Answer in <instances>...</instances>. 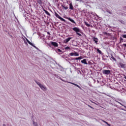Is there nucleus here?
Wrapping results in <instances>:
<instances>
[{"mask_svg": "<svg viewBox=\"0 0 126 126\" xmlns=\"http://www.w3.org/2000/svg\"><path fill=\"white\" fill-rule=\"evenodd\" d=\"M69 9L71 10H73L74 9V8L73 7V5H72V3H70L69 4Z\"/></svg>", "mask_w": 126, "mask_h": 126, "instance_id": "14", "label": "nucleus"}, {"mask_svg": "<svg viewBox=\"0 0 126 126\" xmlns=\"http://www.w3.org/2000/svg\"><path fill=\"white\" fill-rule=\"evenodd\" d=\"M61 6H62V7H63V8H64V9H65V10H66V9H68V7H65V6H63V5H61Z\"/></svg>", "mask_w": 126, "mask_h": 126, "instance_id": "18", "label": "nucleus"}, {"mask_svg": "<svg viewBox=\"0 0 126 126\" xmlns=\"http://www.w3.org/2000/svg\"><path fill=\"white\" fill-rule=\"evenodd\" d=\"M96 51L98 53L100 54V55H102V51H101V50H100L98 48L97 49Z\"/></svg>", "mask_w": 126, "mask_h": 126, "instance_id": "22", "label": "nucleus"}, {"mask_svg": "<svg viewBox=\"0 0 126 126\" xmlns=\"http://www.w3.org/2000/svg\"><path fill=\"white\" fill-rule=\"evenodd\" d=\"M118 103H119V104H120V105H121V106H123V104H122L121 102H118Z\"/></svg>", "mask_w": 126, "mask_h": 126, "instance_id": "34", "label": "nucleus"}, {"mask_svg": "<svg viewBox=\"0 0 126 126\" xmlns=\"http://www.w3.org/2000/svg\"><path fill=\"white\" fill-rule=\"evenodd\" d=\"M101 121L102 122H103V123H104L105 124L107 125V126H111V125L109 124V123H108V122H106L105 120H101Z\"/></svg>", "mask_w": 126, "mask_h": 126, "instance_id": "19", "label": "nucleus"}, {"mask_svg": "<svg viewBox=\"0 0 126 126\" xmlns=\"http://www.w3.org/2000/svg\"><path fill=\"white\" fill-rule=\"evenodd\" d=\"M43 11H44L45 13L47 14V15H48V16H51V14H50L48 11L46 10L45 9H43Z\"/></svg>", "mask_w": 126, "mask_h": 126, "instance_id": "16", "label": "nucleus"}, {"mask_svg": "<svg viewBox=\"0 0 126 126\" xmlns=\"http://www.w3.org/2000/svg\"><path fill=\"white\" fill-rule=\"evenodd\" d=\"M57 52H59L60 53L62 52V50L61 49H57Z\"/></svg>", "mask_w": 126, "mask_h": 126, "instance_id": "27", "label": "nucleus"}, {"mask_svg": "<svg viewBox=\"0 0 126 126\" xmlns=\"http://www.w3.org/2000/svg\"><path fill=\"white\" fill-rule=\"evenodd\" d=\"M39 87L41 88V89H42V90H47V88H46V87L43 85H40Z\"/></svg>", "mask_w": 126, "mask_h": 126, "instance_id": "12", "label": "nucleus"}, {"mask_svg": "<svg viewBox=\"0 0 126 126\" xmlns=\"http://www.w3.org/2000/svg\"><path fill=\"white\" fill-rule=\"evenodd\" d=\"M51 45H52V46H54L55 48H57V47L59 46V44H58V43L56 42H53V41L51 42Z\"/></svg>", "mask_w": 126, "mask_h": 126, "instance_id": "8", "label": "nucleus"}, {"mask_svg": "<svg viewBox=\"0 0 126 126\" xmlns=\"http://www.w3.org/2000/svg\"><path fill=\"white\" fill-rule=\"evenodd\" d=\"M26 41L28 43V44H29V45H31V46H32V47H33V48H35V49H36V50H38V48L36 47L35 45H34L33 43H31V42H30V41H29L28 39L26 38Z\"/></svg>", "mask_w": 126, "mask_h": 126, "instance_id": "4", "label": "nucleus"}, {"mask_svg": "<svg viewBox=\"0 0 126 126\" xmlns=\"http://www.w3.org/2000/svg\"><path fill=\"white\" fill-rule=\"evenodd\" d=\"M85 25L87 26V27H90L91 25L90 24L87 23L86 22H85Z\"/></svg>", "mask_w": 126, "mask_h": 126, "instance_id": "23", "label": "nucleus"}, {"mask_svg": "<svg viewBox=\"0 0 126 126\" xmlns=\"http://www.w3.org/2000/svg\"><path fill=\"white\" fill-rule=\"evenodd\" d=\"M119 67L121 68H126V64H125L123 63H119Z\"/></svg>", "mask_w": 126, "mask_h": 126, "instance_id": "6", "label": "nucleus"}, {"mask_svg": "<svg viewBox=\"0 0 126 126\" xmlns=\"http://www.w3.org/2000/svg\"><path fill=\"white\" fill-rule=\"evenodd\" d=\"M55 16L57 18H59V19H60L61 21H63L64 22H65V20H64V19L62 18V17H61L60 15H59V14H58L56 12H55Z\"/></svg>", "mask_w": 126, "mask_h": 126, "instance_id": "2", "label": "nucleus"}, {"mask_svg": "<svg viewBox=\"0 0 126 126\" xmlns=\"http://www.w3.org/2000/svg\"><path fill=\"white\" fill-rule=\"evenodd\" d=\"M68 83H70V84H72L73 85H74L75 86H76V87H78V88H79L80 89L81 88V87H80V86H79L78 85L73 83H71V82H68Z\"/></svg>", "mask_w": 126, "mask_h": 126, "instance_id": "11", "label": "nucleus"}, {"mask_svg": "<svg viewBox=\"0 0 126 126\" xmlns=\"http://www.w3.org/2000/svg\"><path fill=\"white\" fill-rule=\"evenodd\" d=\"M77 1H81L82 0H76Z\"/></svg>", "mask_w": 126, "mask_h": 126, "instance_id": "35", "label": "nucleus"}, {"mask_svg": "<svg viewBox=\"0 0 126 126\" xmlns=\"http://www.w3.org/2000/svg\"><path fill=\"white\" fill-rule=\"evenodd\" d=\"M102 72L103 74L109 75L111 73V70H103Z\"/></svg>", "mask_w": 126, "mask_h": 126, "instance_id": "7", "label": "nucleus"}, {"mask_svg": "<svg viewBox=\"0 0 126 126\" xmlns=\"http://www.w3.org/2000/svg\"><path fill=\"white\" fill-rule=\"evenodd\" d=\"M69 56H71V57L74 56L75 57H78L79 56V54L77 52H72L69 53Z\"/></svg>", "mask_w": 126, "mask_h": 126, "instance_id": "5", "label": "nucleus"}, {"mask_svg": "<svg viewBox=\"0 0 126 126\" xmlns=\"http://www.w3.org/2000/svg\"><path fill=\"white\" fill-rule=\"evenodd\" d=\"M120 22H121V23L123 24V23H124V22H124V21L120 20Z\"/></svg>", "mask_w": 126, "mask_h": 126, "instance_id": "29", "label": "nucleus"}, {"mask_svg": "<svg viewBox=\"0 0 126 126\" xmlns=\"http://www.w3.org/2000/svg\"><path fill=\"white\" fill-rule=\"evenodd\" d=\"M71 39H72V37H68V38H66L64 40V43H65V44L68 43V42H69Z\"/></svg>", "mask_w": 126, "mask_h": 126, "instance_id": "9", "label": "nucleus"}, {"mask_svg": "<svg viewBox=\"0 0 126 126\" xmlns=\"http://www.w3.org/2000/svg\"><path fill=\"white\" fill-rule=\"evenodd\" d=\"M110 58H111V59H112V60H113V61H114L115 62H116V61H117V60L116 59V58H115V57H114V56H113V55H111Z\"/></svg>", "mask_w": 126, "mask_h": 126, "instance_id": "20", "label": "nucleus"}, {"mask_svg": "<svg viewBox=\"0 0 126 126\" xmlns=\"http://www.w3.org/2000/svg\"><path fill=\"white\" fill-rule=\"evenodd\" d=\"M66 19H68V20H69V21L72 22V23H74V24H76V23L75 22V21H74V20L68 17H67Z\"/></svg>", "mask_w": 126, "mask_h": 126, "instance_id": "10", "label": "nucleus"}, {"mask_svg": "<svg viewBox=\"0 0 126 126\" xmlns=\"http://www.w3.org/2000/svg\"><path fill=\"white\" fill-rule=\"evenodd\" d=\"M65 50H70V48L68 46H67L65 48Z\"/></svg>", "mask_w": 126, "mask_h": 126, "instance_id": "25", "label": "nucleus"}, {"mask_svg": "<svg viewBox=\"0 0 126 126\" xmlns=\"http://www.w3.org/2000/svg\"><path fill=\"white\" fill-rule=\"evenodd\" d=\"M81 63H84V64H87V62H86V59H84L82 61H81Z\"/></svg>", "mask_w": 126, "mask_h": 126, "instance_id": "15", "label": "nucleus"}, {"mask_svg": "<svg viewBox=\"0 0 126 126\" xmlns=\"http://www.w3.org/2000/svg\"><path fill=\"white\" fill-rule=\"evenodd\" d=\"M88 107L91 108V109H93V110H94V108L92 107V106H90V105H88Z\"/></svg>", "mask_w": 126, "mask_h": 126, "instance_id": "28", "label": "nucleus"}, {"mask_svg": "<svg viewBox=\"0 0 126 126\" xmlns=\"http://www.w3.org/2000/svg\"><path fill=\"white\" fill-rule=\"evenodd\" d=\"M33 125H35V122H33Z\"/></svg>", "mask_w": 126, "mask_h": 126, "instance_id": "37", "label": "nucleus"}, {"mask_svg": "<svg viewBox=\"0 0 126 126\" xmlns=\"http://www.w3.org/2000/svg\"><path fill=\"white\" fill-rule=\"evenodd\" d=\"M108 12L109 14H112V12H111V11H108Z\"/></svg>", "mask_w": 126, "mask_h": 126, "instance_id": "30", "label": "nucleus"}, {"mask_svg": "<svg viewBox=\"0 0 126 126\" xmlns=\"http://www.w3.org/2000/svg\"><path fill=\"white\" fill-rule=\"evenodd\" d=\"M82 59H83V57H82V56L79 57L78 58H75V60L77 61L78 60H82Z\"/></svg>", "mask_w": 126, "mask_h": 126, "instance_id": "17", "label": "nucleus"}, {"mask_svg": "<svg viewBox=\"0 0 126 126\" xmlns=\"http://www.w3.org/2000/svg\"><path fill=\"white\" fill-rule=\"evenodd\" d=\"M36 83L37 84V85H38V86H39L40 87V86H41L42 84H41L40 83L37 82V81H35Z\"/></svg>", "mask_w": 126, "mask_h": 126, "instance_id": "24", "label": "nucleus"}, {"mask_svg": "<svg viewBox=\"0 0 126 126\" xmlns=\"http://www.w3.org/2000/svg\"><path fill=\"white\" fill-rule=\"evenodd\" d=\"M124 78H125V79H126V76L125 75H124Z\"/></svg>", "mask_w": 126, "mask_h": 126, "instance_id": "33", "label": "nucleus"}, {"mask_svg": "<svg viewBox=\"0 0 126 126\" xmlns=\"http://www.w3.org/2000/svg\"><path fill=\"white\" fill-rule=\"evenodd\" d=\"M35 126H37V125H35Z\"/></svg>", "mask_w": 126, "mask_h": 126, "instance_id": "39", "label": "nucleus"}, {"mask_svg": "<svg viewBox=\"0 0 126 126\" xmlns=\"http://www.w3.org/2000/svg\"><path fill=\"white\" fill-rule=\"evenodd\" d=\"M72 30H73L74 32H76V35H78V36H82V35L80 33V32H81V31L80 30V29H79V28L77 27H75L72 29Z\"/></svg>", "mask_w": 126, "mask_h": 126, "instance_id": "1", "label": "nucleus"}, {"mask_svg": "<svg viewBox=\"0 0 126 126\" xmlns=\"http://www.w3.org/2000/svg\"><path fill=\"white\" fill-rule=\"evenodd\" d=\"M122 37H123V38H125L126 39V34H123L122 35Z\"/></svg>", "mask_w": 126, "mask_h": 126, "instance_id": "26", "label": "nucleus"}, {"mask_svg": "<svg viewBox=\"0 0 126 126\" xmlns=\"http://www.w3.org/2000/svg\"><path fill=\"white\" fill-rule=\"evenodd\" d=\"M27 45H28L27 43H26Z\"/></svg>", "mask_w": 126, "mask_h": 126, "instance_id": "38", "label": "nucleus"}, {"mask_svg": "<svg viewBox=\"0 0 126 126\" xmlns=\"http://www.w3.org/2000/svg\"><path fill=\"white\" fill-rule=\"evenodd\" d=\"M26 41L28 43V44H29V45H31V46H32V47H33V48H35V49H36V50H38V48L36 47L35 45H34L33 43H31V42H30V41H29L28 39L26 38Z\"/></svg>", "mask_w": 126, "mask_h": 126, "instance_id": "3", "label": "nucleus"}, {"mask_svg": "<svg viewBox=\"0 0 126 126\" xmlns=\"http://www.w3.org/2000/svg\"><path fill=\"white\" fill-rule=\"evenodd\" d=\"M37 2H38V3H39V4H43V2L42 1V0H38Z\"/></svg>", "mask_w": 126, "mask_h": 126, "instance_id": "21", "label": "nucleus"}, {"mask_svg": "<svg viewBox=\"0 0 126 126\" xmlns=\"http://www.w3.org/2000/svg\"><path fill=\"white\" fill-rule=\"evenodd\" d=\"M104 35H108V33H107L106 32H104Z\"/></svg>", "mask_w": 126, "mask_h": 126, "instance_id": "31", "label": "nucleus"}, {"mask_svg": "<svg viewBox=\"0 0 126 126\" xmlns=\"http://www.w3.org/2000/svg\"><path fill=\"white\" fill-rule=\"evenodd\" d=\"M123 40L124 39H123V38H122V37L120 38V41H123Z\"/></svg>", "mask_w": 126, "mask_h": 126, "instance_id": "32", "label": "nucleus"}, {"mask_svg": "<svg viewBox=\"0 0 126 126\" xmlns=\"http://www.w3.org/2000/svg\"><path fill=\"white\" fill-rule=\"evenodd\" d=\"M93 39V41H94V43L97 45V44H98V38L96 37H94Z\"/></svg>", "mask_w": 126, "mask_h": 126, "instance_id": "13", "label": "nucleus"}, {"mask_svg": "<svg viewBox=\"0 0 126 126\" xmlns=\"http://www.w3.org/2000/svg\"><path fill=\"white\" fill-rule=\"evenodd\" d=\"M2 126H6L5 124H3Z\"/></svg>", "mask_w": 126, "mask_h": 126, "instance_id": "36", "label": "nucleus"}]
</instances>
